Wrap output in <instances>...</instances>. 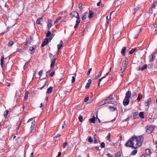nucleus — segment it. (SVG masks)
Returning a JSON list of instances; mask_svg holds the SVG:
<instances>
[{
  "label": "nucleus",
  "mask_w": 157,
  "mask_h": 157,
  "mask_svg": "<svg viewBox=\"0 0 157 157\" xmlns=\"http://www.w3.org/2000/svg\"><path fill=\"white\" fill-rule=\"evenodd\" d=\"M153 67V64H150L148 65V68L149 69H151Z\"/></svg>",
  "instance_id": "nucleus-56"
},
{
  "label": "nucleus",
  "mask_w": 157,
  "mask_h": 157,
  "mask_svg": "<svg viewBox=\"0 0 157 157\" xmlns=\"http://www.w3.org/2000/svg\"><path fill=\"white\" fill-rule=\"evenodd\" d=\"M94 144H98V142L97 140L96 139V138L95 137H94Z\"/></svg>",
  "instance_id": "nucleus-53"
},
{
  "label": "nucleus",
  "mask_w": 157,
  "mask_h": 157,
  "mask_svg": "<svg viewBox=\"0 0 157 157\" xmlns=\"http://www.w3.org/2000/svg\"><path fill=\"white\" fill-rule=\"evenodd\" d=\"M146 132L148 134H150L154 130V125L153 124L150 125L149 126H147L146 127Z\"/></svg>",
  "instance_id": "nucleus-2"
},
{
  "label": "nucleus",
  "mask_w": 157,
  "mask_h": 157,
  "mask_svg": "<svg viewBox=\"0 0 157 157\" xmlns=\"http://www.w3.org/2000/svg\"><path fill=\"white\" fill-rule=\"evenodd\" d=\"M89 14L88 16L89 18H92L93 17L94 15V12L92 10H90L89 12Z\"/></svg>",
  "instance_id": "nucleus-12"
},
{
  "label": "nucleus",
  "mask_w": 157,
  "mask_h": 157,
  "mask_svg": "<svg viewBox=\"0 0 157 157\" xmlns=\"http://www.w3.org/2000/svg\"><path fill=\"white\" fill-rule=\"evenodd\" d=\"M128 62V59L127 57H126L125 58V61L123 62V63H124V64L123 65H126V66L128 64H126V63Z\"/></svg>",
  "instance_id": "nucleus-39"
},
{
  "label": "nucleus",
  "mask_w": 157,
  "mask_h": 157,
  "mask_svg": "<svg viewBox=\"0 0 157 157\" xmlns=\"http://www.w3.org/2000/svg\"><path fill=\"white\" fill-rule=\"evenodd\" d=\"M87 141L89 142L92 143L93 142V139L91 136H89Z\"/></svg>",
  "instance_id": "nucleus-24"
},
{
  "label": "nucleus",
  "mask_w": 157,
  "mask_h": 157,
  "mask_svg": "<svg viewBox=\"0 0 157 157\" xmlns=\"http://www.w3.org/2000/svg\"><path fill=\"white\" fill-rule=\"evenodd\" d=\"M91 71L92 68H90L89 69V71L87 74L88 75H90V72H91Z\"/></svg>",
  "instance_id": "nucleus-58"
},
{
  "label": "nucleus",
  "mask_w": 157,
  "mask_h": 157,
  "mask_svg": "<svg viewBox=\"0 0 157 157\" xmlns=\"http://www.w3.org/2000/svg\"><path fill=\"white\" fill-rule=\"evenodd\" d=\"M62 17H59L56 18V20L57 21L59 22V21L62 18Z\"/></svg>",
  "instance_id": "nucleus-60"
},
{
  "label": "nucleus",
  "mask_w": 157,
  "mask_h": 157,
  "mask_svg": "<svg viewBox=\"0 0 157 157\" xmlns=\"http://www.w3.org/2000/svg\"><path fill=\"white\" fill-rule=\"evenodd\" d=\"M147 67V64H145L144 66L142 67L141 68V71H143L144 69H146Z\"/></svg>",
  "instance_id": "nucleus-29"
},
{
  "label": "nucleus",
  "mask_w": 157,
  "mask_h": 157,
  "mask_svg": "<svg viewBox=\"0 0 157 157\" xmlns=\"http://www.w3.org/2000/svg\"><path fill=\"white\" fill-rule=\"evenodd\" d=\"M48 23L47 25V29H48V30H50L51 27H52L53 25L52 23V20L51 19H48Z\"/></svg>",
  "instance_id": "nucleus-4"
},
{
  "label": "nucleus",
  "mask_w": 157,
  "mask_h": 157,
  "mask_svg": "<svg viewBox=\"0 0 157 157\" xmlns=\"http://www.w3.org/2000/svg\"><path fill=\"white\" fill-rule=\"evenodd\" d=\"M142 97L143 95L142 94L140 93H139L138 95V97L136 99V100L138 102H139L140 101L141 99H142Z\"/></svg>",
  "instance_id": "nucleus-15"
},
{
  "label": "nucleus",
  "mask_w": 157,
  "mask_h": 157,
  "mask_svg": "<svg viewBox=\"0 0 157 157\" xmlns=\"http://www.w3.org/2000/svg\"><path fill=\"white\" fill-rule=\"evenodd\" d=\"M8 113H9V111L8 110H6V111H5L4 112V115L5 117H6L7 115H8Z\"/></svg>",
  "instance_id": "nucleus-35"
},
{
  "label": "nucleus",
  "mask_w": 157,
  "mask_h": 157,
  "mask_svg": "<svg viewBox=\"0 0 157 157\" xmlns=\"http://www.w3.org/2000/svg\"><path fill=\"white\" fill-rule=\"evenodd\" d=\"M106 78V76H104L101 78H100L99 80L98 81V86L99 87L100 86V82L101 81V80L103 79H104V78Z\"/></svg>",
  "instance_id": "nucleus-28"
},
{
  "label": "nucleus",
  "mask_w": 157,
  "mask_h": 157,
  "mask_svg": "<svg viewBox=\"0 0 157 157\" xmlns=\"http://www.w3.org/2000/svg\"><path fill=\"white\" fill-rule=\"evenodd\" d=\"M53 90V88L52 86L50 87L47 90V93L48 94L51 93Z\"/></svg>",
  "instance_id": "nucleus-19"
},
{
  "label": "nucleus",
  "mask_w": 157,
  "mask_h": 157,
  "mask_svg": "<svg viewBox=\"0 0 157 157\" xmlns=\"http://www.w3.org/2000/svg\"><path fill=\"white\" fill-rule=\"evenodd\" d=\"M67 143L66 142H65L63 144V148H65L66 147V146L67 145Z\"/></svg>",
  "instance_id": "nucleus-64"
},
{
  "label": "nucleus",
  "mask_w": 157,
  "mask_h": 157,
  "mask_svg": "<svg viewBox=\"0 0 157 157\" xmlns=\"http://www.w3.org/2000/svg\"><path fill=\"white\" fill-rule=\"evenodd\" d=\"M131 95V91L129 90L125 94V98H127L128 99H129Z\"/></svg>",
  "instance_id": "nucleus-10"
},
{
  "label": "nucleus",
  "mask_w": 157,
  "mask_h": 157,
  "mask_svg": "<svg viewBox=\"0 0 157 157\" xmlns=\"http://www.w3.org/2000/svg\"><path fill=\"white\" fill-rule=\"evenodd\" d=\"M90 84H90L89 83H87L85 86L86 88V89H88L90 87Z\"/></svg>",
  "instance_id": "nucleus-45"
},
{
  "label": "nucleus",
  "mask_w": 157,
  "mask_h": 157,
  "mask_svg": "<svg viewBox=\"0 0 157 157\" xmlns=\"http://www.w3.org/2000/svg\"><path fill=\"white\" fill-rule=\"evenodd\" d=\"M54 35L52 34L50 36V37L48 38V40H49V41H50L52 40L53 37L54 36Z\"/></svg>",
  "instance_id": "nucleus-44"
},
{
  "label": "nucleus",
  "mask_w": 157,
  "mask_h": 157,
  "mask_svg": "<svg viewBox=\"0 0 157 157\" xmlns=\"http://www.w3.org/2000/svg\"><path fill=\"white\" fill-rule=\"evenodd\" d=\"M139 117L142 119H144V112H140L139 113Z\"/></svg>",
  "instance_id": "nucleus-16"
},
{
  "label": "nucleus",
  "mask_w": 157,
  "mask_h": 157,
  "mask_svg": "<svg viewBox=\"0 0 157 157\" xmlns=\"http://www.w3.org/2000/svg\"><path fill=\"white\" fill-rule=\"evenodd\" d=\"M35 49L34 47L32 46L31 47H30L29 48V50L31 51H33V50Z\"/></svg>",
  "instance_id": "nucleus-61"
},
{
  "label": "nucleus",
  "mask_w": 157,
  "mask_h": 157,
  "mask_svg": "<svg viewBox=\"0 0 157 157\" xmlns=\"http://www.w3.org/2000/svg\"><path fill=\"white\" fill-rule=\"evenodd\" d=\"M56 59V58L52 59H51V64L50 65L51 68H53L55 64Z\"/></svg>",
  "instance_id": "nucleus-8"
},
{
  "label": "nucleus",
  "mask_w": 157,
  "mask_h": 157,
  "mask_svg": "<svg viewBox=\"0 0 157 157\" xmlns=\"http://www.w3.org/2000/svg\"><path fill=\"white\" fill-rule=\"evenodd\" d=\"M136 96H137V95H136V92H133L132 94V97L133 98H136Z\"/></svg>",
  "instance_id": "nucleus-43"
},
{
  "label": "nucleus",
  "mask_w": 157,
  "mask_h": 157,
  "mask_svg": "<svg viewBox=\"0 0 157 157\" xmlns=\"http://www.w3.org/2000/svg\"><path fill=\"white\" fill-rule=\"evenodd\" d=\"M121 154L120 151L117 152L115 155V157H121Z\"/></svg>",
  "instance_id": "nucleus-33"
},
{
  "label": "nucleus",
  "mask_w": 157,
  "mask_h": 157,
  "mask_svg": "<svg viewBox=\"0 0 157 157\" xmlns=\"http://www.w3.org/2000/svg\"><path fill=\"white\" fill-rule=\"evenodd\" d=\"M150 62L154 61L155 59V54L153 53L149 56Z\"/></svg>",
  "instance_id": "nucleus-3"
},
{
  "label": "nucleus",
  "mask_w": 157,
  "mask_h": 157,
  "mask_svg": "<svg viewBox=\"0 0 157 157\" xmlns=\"http://www.w3.org/2000/svg\"><path fill=\"white\" fill-rule=\"evenodd\" d=\"M113 95L111 94L108 97L106 98L105 99L106 100V101H108L109 100H113Z\"/></svg>",
  "instance_id": "nucleus-20"
},
{
  "label": "nucleus",
  "mask_w": 157,
  "mask_h": 157,
  "mask_svg": "<svg viewBox=\"0 0 157 157\" xmlns=\"http://www.w3.org/2000/svg\"><path fill=\"white\" fill-rule=\"evenodd\" d=\"M13 44V41H10L8 43V46H12Z\"/></svg>",
  "instance_id": "nucleus-42"
},
{
  "label": "nucleus",
  "mask_w": 157,
  "mask_h": 157,
  "mask_svg": "<svg viewBox=\"0 0 157 157\" xmlns=\"http://www.w3.org/2000/svg\"><path fill=\"white\" fill-rule=\"evenodd\" d=\"M55 71H53L50 74V76L51 77H52L55 74Z\"/></svg>",
  "instance_id": "nucleus-57"
},
{
  "label": "nucleus",
  "mask_w": 157,
  "mask_h": 157,
  "mask_svg": "<svg viewBox=\"0 0 157 157\" xmlns=\"http://www.w3.org/2000/svg\"><path fill=\"white\" fill-rule=\"evenodd\" d=\"M75 17L76 18H77V19H80V17L79 14L78 13H77V14Z\"/></svg>",
  "instance_id": "nucleus-62"
},
{
  "label": "nucleus",
  "mask_w": 157,
  "mask_h": 157,
  "mask_svg": "<svg viewBox=\"0 0 157 157\" xmlns=\"http://www.w3.org/2000/svg\"><path fill=\"white\" fill-rule=\"evenodd\" d=\"M95 117L94 116H93L92 118L90 119L89 121L91 123H95Z\"/></svg>",
  "instance_id": "nucleus-17"
},
{
  "label": "nucleus",
  "mask_w": 157,
  "mask_h": 157,
  "mask_svg": "<svg viewBox=\"0 0 157 157\" xmlns=\"http://www.w3.org/2000/svg\"><path fill=\"white\" fill-rule=\"evenodd\" d=\"M108 104H112L114 105H117V102L116 101H108Z\"/></svg>",
  "instance_id": "nucleus-18"
},
{
  "label": "nucleus",
  "mask_w": 157,
  "mask_h": 157,
  "mask_svg": "<svg viewBox=\"0 0 157 157\" xmlns=\"http://www.w3.org/2000/svg\"><path fill=\"white\" fill-rule=\"evenodd\" d=\"M4 57H2L1 59V65L2 66L4 64Z\"/></svg>",
  "instance_id": "nucleus-31"
},
{
  "label": "nucleus",
  "mask_w": 157,
  "mask_h": 157,
  "mask_svg": "<svg viewBox=\"0 0 157 157\" xmlns=\"http://www.w3.org/2000/svg\"><path fill=\"white\" fill-rule=\"evenodd\" d=\"M24 46L23 47V49L24 50H26L28 47V44H29L27 43H26V42H24Z\"/></svg>",
  "instance_id": "nucleus-27"
},
{
  "label": "nucleus",
  "mask_w": 157,
  "mask_h": 157,
  "mask_svg": "<svg viewBox=\"0 0 157 157\" xmlns=\"http://www.w3.org/2000/svg\"><path fill=\"white\" fill-rule=\"evenodd\" d=\"M126 50V47H123L121 49V52L122 55L123 56H125V52Z\"/></svg>",
  "instance_id": "nucleus-13"
},
{
  "label": "nucleus",
  "mask_w": 157,
  "mask_h": 157,
  "mask_svg": "<svg viewBox=\"0 0 157 157\" xmlns=\"http://www.w3.org/2000/svg\"><path fill=\"white\" fill-rule=\"evenodd\" d=\"M28 39L31 42H32L33 41V38L32 37V36H30V37L29 38H28Z\"/></svg>",
  "instance_id": "nucleus-54"
},
{
  "label": "nucleus",
  "mask_w": 157,
  "mask_h": 157,
  "mask_svg": "<svg viewBox=\"0 0 157 157\" xmlns=\"http://www.w3.org/2000/svg\"><path fill=\"white\" fill-rule=\"evenodd\" d=\"M108 104V101H106V100L104 99L101 101H100L99 103L98 104V106L99 107L101 106L102 105H103L104 104Z\"/></svg>",
  "instance_id": "nucleus-5"
},
{
  "label": "nucleus",
  "mask_w": 157,
  "mask_h": 157,
  "mask_svg": "<svg viewBox=\"0 0 157 157\" xmlns=\"http://www.w3.org/2000/svg\"><path fill=\"white\" fill-rule=\"evenodd\" d=\"M78 119H79V121L80 122H82L83 120L82 116L81 115H79V117H78Z\"/></svg>",
  "instance_id": "nucleus-37"
},
{
  "label": "nucleus",
  "mask_w": 157,
  "mask_h": 157,
  "mask_svg": "<svg viewBox=\"0 0 157 157\" xmlns=\"http://www.w3.org/2000/svg\"><path fill=\"white\" fill-rule=\"evenodd\" d=\"M145 152L146 154L147 155H150L151 152V150L150 149H147L145 150Z\"/></svg>",
  "instance_id": "nucleus-25"
},
{
  "label": "nucleus",
  "mask_w": 157,
  "mask_h": 157,
  "mask_svg": "<svg viewBox=\"0 0 157 157\" xmlns=\"http://www.w3.org/2000/svg\"><path fill=\"white\" fill-rule=\"evenodd\" d=\"M51 35V32L50 31L48 30L47 33L46 34V36L47 37H49Z\"/></svg>",
  "instance_id": "nucleus-32"
},
{
  "label": "nucleus",
  "mask_w": 157,
  "mask_h": 157,
  "mask_svg": "<svg viewBox=\"0 0 157 157\" xmlns=\"http://www.w3.org/2000/svg\"><path fill=\"white\" fill-rule=\"evenodd\" d=\"M87 13V12L85 13V14L83 15L82 17V19L83 20H85L86 18V14Z\"/></svg>",
  "instance_id": "nucleus-36"
},
{
  "label": "nucleus",
  "mask_w": 157,
  "mask_h": 157,
  "mask_svg": "<svg viewBox=\"0 0 157 157\" xmlns=\"http://www.w3.org/2000/svg\"><path fill=\"white\" fill-rule=\"evenodd\" d=\"M29 61H28L25 63L23 67V68L24 70H25L27 68L28 65L29 63Z\"/></svg>",
  "instance_id": "nucleus-26"
},
{
  "label": "nucleus",
  "mask_w": 157,
  "mask_h": 157,
  "mask_svg": "<svg viewBox=\"0 0 157 157\" xmlns=\"http://www.w3.org/2000/svg\"><path fill=\"white\" fill-rule=\"evenodd\" d=\"M26 43H27L29 44H30V43H31V42L28 39V38H27L26 39Z\"/></svg>",
  "instance_id": "nucleus-59"
},
{
  "label": "nucleus",
  "mask_w": 157,
  "mask_h": 157,
  "mask_svg": "<svg viewBox=\"0 0 157 157\" xmlns=\"http://www.w3.org/2000/svg\"><path fill=\"white\" fill-rule=\"evenodd\" d=\"M49 40L47 38H45L44 40L43 43H42L41 45V46L42 47H43L45 45L47 44L49 42Z\"/></svg>",
  "instance_id": "nucleus-6"
},
{
  "label": "nucleus",
  "mask_w": 157,
  "mask_h": 157,
  "mask_svg": "<svg viewBox=\"0 0 157 157\" xmlns=\"http://www.w3.org/2000/svg\"><path fill=\"white\" fill-rule=\"evenodd\" d=\"M29 94V92L28 91H26L25 93V96L24 97V99L25 100H27V98H28V94Z\"/></svg>",
  "instance_id": "nucleus-22"
},
{
  "label": "nucleus",
  "mask_w": 157,
  "mask_h": 157,
  "mask_svg": "<svg viewBox=\"0 0 157 157\" xmlns=\"http://www.w3.org/2000/svg\"><path fill=\"white\" fill-rule=\"evenodd\" d=\"M35 122L34 121H33L32 122L31 125V127H30L31 131H32L34 127L35 126Z\"/></svg>",
  "instance_id": "nucleus-21"
},
{
  "label": "nucleus",
  "mask_w": 157,
  "mask_h": 157,
  "mask_svg": "<svg viewBox=\"0 0 157 157\" xmlns=\"http://www.w3.org/2000/svg\"><path fill=\"white\" fill-rule=\"evenodd\" d=\"M101 73H102L101 71L98 74V75L97 76H95V78L97 79V78H98L99 77H100L101 76Z\"/></svg>",
  "instance_id": "nucleus-34"
},
{
  "label": "nucleus",
  "mask_w": 157,
  "mask_h": 157,
  "mask_svg": "<svg viewBox=\"0 0 157 157\" xmlns=\"http://www.w3.org/2000/svg\"><path fill=\"white\" fill-rule=\"evenodd\" d=\"M129 119H130V117H128L125 119H124V120H123L122 121L123 122H124L125 121H129Z\"/></svg>",
  "instance_id": "nucleus-55"
},
{
  "label": "nucleus",
  "mask_w": 157,
  "mask_h": 157,
  "mask_svg": "<svg viewBox=\"0 0 157 157\" xmlns=\"http://www.w3.org/2000/svg\"><path fill=\"white\" fill-rule=\"evenodd\" d=\"M129 103V99L125 98L123 101V104L124 105L126 106Z\"/></svg>",
  "instance_id": "nucleus-7"
},
{
  "label": "nucleus",
  "mask_w": 157,
  "mask_h": 157,
  "mask_svg": "<svg viewBox=\"0 0 157 157\" xmlns=\"http://www.w3.org/2000/svg\"><path fill=\"white\" fill-rule=\"evenodd\" d=\"M83 5V4L82 3H80L79 4V8L80 10L81 11L82 10V6Z\"/></svg>",
  "instance_id": "nucleus-40"
},
{
  "label": "nucleus",
  "mask_w": 157,
  "mask_h": 157,
  "mask_svg": "<svg viewBox=\"0 0 157 157\" xmlns=\"http://www.w3.org/2000/svg\"><path fill=\"white\" fill-rule=\"evenodd\" d=\"M89 98L88 96L86 97L84 100V102H87L88 101Z\"/></svg>",
  "instance_id": "nucleus-49"
},
{
  "label": "nucleus",
  "mask_w": 157,
  "mask_h": 157,
  "mask_svg": "<svg viewBox=\"0 0 157 157\" xmlns=\"http://www.w3.org/2000/svg\"><path fill=\"white\" fill-rule=\"evenodd\" d=\"M144 140L143 135L139 136V138L138 136H133L127 141L125 145L136 149L137 148V146L140 147L141 146Z\"/></svg>",
  "instance_id": "nucleus-1"
},
{
  "label": "nucleus",
  "mask_w": 157,
  "mask_h": 157,
  "mask_svg": "<svg viewBox=\"0 0 157 157\" xmlns=\"http://www.w3.org/2000/svg\"><path fill=\"white\" fill-rule=\"evenodd\" d=\"M137 150H134L132 151V154L133 155H135L137 153Z\"/></svg>",
  "instance_id": "nucleus-47"
},
{
  "label": "nucleus",
  "mask_w": 157,
  "mask_h": 157,
  "mask_svg": "<svg viewBox=\"0 0 157 157\" xmlns=\"http://www.w3.org/2000/svg\"><path fill=\"white\" fill-rule=\"evenodd\" d=\"M151 100V98H149L147 101H145L144 103L145 105L146 106H149L150 105V103Z\"/></svg>",
  "instance_id": "nucleus-14"
},
{
  "label": "nucleus",
  "mask_w": 157,
  "mask_h": 157,
  "mask_svg": "<svg viewBox=\"0 0 157 157\" xmlns=\"http://www.w3.org/2000/svg\"><path fill=\"white\" fill-rule=\"evenodd\" d=\"M156 6V2H154L152 6L151 7V9L155 8V6Z\"/></svg>",
  "instance_id": "nucleus-50"
},
{
  "label": "nucleus",
  "mask_w": 157,
  "mask_h": 157,
  "mask_svg": "<svg viewBox=\"0 0 157 157\" xmlns=\"http://www.w3.org/2000/svg\"><path fill=\"white\" fill-rule=\"evenodd\" d=\"M72 13H73V14L72 16V18H73L74 17H75L78 12L75 11H73L72 12Z\"/></svg>",
  "instance_id": "nucleus-30"
},
{
  "label": "nucleus",
  "mask_w": 157,
  "mask_h": 157,
  "mask_svg": "<svg viewBox=\"0 0 157 157\" xmlns=\"http://www.w3.org/2000/svg\"><path fill=\"white\" fill-rule=\"evenodd\" d=\"M126 65H123L122 67L121 68V71L122 72H124L126 69Z\"/></svg>",
  "instance_id": "nucleus-23"
},
{
  "label": "nucleus",
  "mask_w": 157,
  "mask_h": 157,
  "mask_svg": "<svg viewBox=\"0 0 157 157\" xmlns=\"http://www.w3.org/2000/svg\"><path fill=\"white\" fill-rule=\"evenodd\" d=\"M139 112L137 111L136 112H133V119H137L139 118Z\"/></svg>",
  "instance_id": "nucleus-9"
},
{
  "label": "nucleus",
  "mask_w": 157,
  "mask_h": 157,
  "mask_svg": "<svg viewBox=\"0 0 157 157\" xmlns=\"http://www.w3.org/2000/svg\"><path fill=\"white\" fill-rule=\"evenodd\" d=\"M110 134L109 133L108 135L107 136V137L106 138V140H107L110 139Z\"/></svg>",
  "instance_id": "nucleus-46"
},
{
  "label": "nucleus",
  "mask_w": 157,
  "mask_h": 157,
  "mask_svg": "<svg viewBox=\"0 0 157 157\" xmlns=\"http://www.w3.org/2000/svg\"><path fill=\"white\" fill-rule=\"evenodd\" d=\"M75 77L73 76L72 77V79L71 80V82L73 83H74L75 82Z\"/></svg>",
  "instance_id": "nucleus-48"
},
{
  "label": "nucleus",
  "mask_w": 157,
  "mask_h": 157,
  "mask_svg": "<svg viewBox=\"0 0 157 157\" xmlns=\"http://www.w3.org/2000/svg\"><path fill=\"white\" fill-rule=\"evenodd\" d=\"M63 46L61 45H60L59 44H58L57 45V48L58 49V51H59L60 49L62 48L63 47Z\"/></svg>",
  "instance_id": "nucleus-38"
},
{
  "label": "nucleus",
  "mask_w": 157,
  "mask_h": 157,
  "mask_svg": "<svg viewBox=\"0 0 157 157\" xmlns=\"http://www.w3.org/2000/svg\"><path fill=\"white\" fill-rule=\"evenodd\" d=\"M134 50L133 49H132L131 50L129 51V54H132L133 53L135 52L134 51Z\"/></svg>",
  "instance_id": "nucleus-52"
},
{
  "label": "nucleus",
  "mask_w": 157,
  "mask_h": 157,
  "mask_svg": "<svg viewBox=\"0 0 157 157\" xmlns=\"http://www.w3.org/2000/svg\"><path fill=\"white\" fill-rule=\"evenodd\" d=\"M109 109L110 111L113 112L117 109V107H116L109 106Z\"/></svg>",
  "instance_id": "nucleus-11"
},
{
  "label": "nucleus",
  "mask_w": 157,
  "mask_h": 157,
  "mask_svg": "<svg viewBox=\"0 0 157 157\" xmlns=\"http://www.w3.org/2000/svg\"><path fill=\"white\" fill-rule=\"evenodd\" d=\"M101 147V148H104L105 147V144L104 142H102L100 144Z\"/></svg>",
  "instance_id": "nucleus-41"
},
{
  "label": "nucleus",
  "mask_w": 157,
  "mask_h": 157,
  "mask_svg": "<svg viewBox=\"0 0 157 157\" xmlns=\"http://www.w3.org/2000/svg\"><path fill=\"white\" fill-rule=\"evenodd\" d=\"M21 122H22L21 121H19L18 122L17 124H19V125H18V127L17 128V129H18L19 128L20 126L21 123Z\"/></svg>",
  "instance_id": "nucleus-51"
},
{
  "label": "nucleus",
  "mask_w": 157,
  "mask_h": 157,
  "mask_svg": "<svg viewBox=\"0 0 157 157\" xmlns=\"http://www.w3.org/2000/svg\"><path fill=\"white\" fill-rule=\"evenodd\" d=\"M80 22V19H77L76 22V24H79Z\"/></svg>",
  "instance_id": "nucleus-63"
}]
</instances>
